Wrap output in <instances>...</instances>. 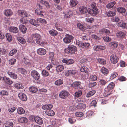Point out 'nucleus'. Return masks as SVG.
I'll use <instances>...</instances> for the list:
<instances>
[{"instance_id":"nucleus-42","label":"nucleus","mask_w":127,"mask_h":127,"mask_svg":"<svg viewBox=\"0 0 127 127\" xmlns=\"http://www.w3.org/2000/svg\"><path fill=\"white\" fill-rule=\"evenodd\" d=\"M96 91L95 90H93L89 92L87 94L86 96L90 97L94 95Z\"/></svg>"},{"instance_id":"nucleus-31","label":"nucleus","mask_w":127,"mask_h":127,"mask_svg":"<svg viewBox=\"0 0 127 127\" xmlns=\"http://www.w3.org/2000/svg\"><path fill=\"white\" fill-rule=\"evenodd\" d=\"M17 112L19 114L21 115L25 112V110L22 107H19L17 109Z\"/></svg>"},{"instance_id":"nucleus-7","label":"nucleus","mask_w":127,"mask_h":127,"mask_svg":"<svg viewBox=\"0 0 127 127\" xmlns=\"http://www.w3.org/2000/svg\"><path fill=\"white\" fill-rule=\"evenodd\" d=\"M76 72L75 70L70 69L67 70L65 73V75L66 76H72L75 75Z\"/></svg>"},{"instance_id":"nucleus-56","label":"nucleus","mask_w":127,"mask_h":127,"mask_svg":"<svg viewBox=\"0 0 127 127\" xmlns=\"http://www.w3.org/2000/svg\"><path fill=\"white\" fill-rule=\"evenodd\" d=\"M97 60L98 62L100 64L104 65L106 64V61L105 60L99 58Z\"/></svg>"},{"instance_id":"nucleus-19","label":"nucleus","mask_w":127,"mask_h":127,"mask_svg":"<svg viewBox=\"0 0 127 127\" xmlns=\"http://www.w3.org/2000/svg\"><path fill=\"white\" fill-rule=\"evenodd\" d=\"M111 91L107 87L104 90V95L105 96H108L111 94Z\"/></svg>"},{"instance_id":"nucleus-32","label":"nucleus","mask_w":127,"mask_h":127,"mask_svg":"<svg viewBox=\"0 0 127 127\" xmlns=\"http://www.w3.org/2000/svg\"><path fill=\"white\" fill-rule=\"evenodd\" d=\"M115 86V84L113 82H110L107 86V87L111 91L113 89Z\"/></svg>"},{"instance_id":"nucleus-50","label":"nucleus","mask_w":127,"mask_h":127,"mask_svg":"<svg viewBox=\"0 0 127 127\" xmlns=\"http://www.w3.org/2000/svg\"><path fill=\"white\" fill-rule=\"evenodd\" d=\"M6 79L5 82L7 83L9 85H11L12 83V81L9 78H7L6 77H4L3 79Z\"/></svg>"},{"instance_id":"nucleus-62","label":"nucleus","mask_w":127,"mask_h":127,"mask_svg":"<svg viewBox=\"0 0 127 127\" xmlns=\"http://www.w3.org/2000/svg\"><path fill=\"white\" fill-rule=\"evenodd\" d=\"M111 20L113 22H118L119 21V19L118 17L116 16L112 18H111Z\"/></svg>"},{"instance_id":"nucleus-63","label":"nucleus","mask_w":127,"mask_h":127,"mask_svg":"<svg viewBox=\"0 0 127 127\" xmlns=\"http://www.w3.org/2000/svg\"><path fill=\"white\" fill-rule=\"evenodd\" d=\"M37 20H39V23H41L44 24H46L47 22L44 19H43L41 18H37Z\"/></svg>"},{"instance_id":"nucleus-51","label":"nucleus","mask_w":127,"mask_h":127,"mask_svg":"<svg viewBox=\"0 0 127 127\" xmlns=\"http://www.w3.org/2000/svg\"><path fill=\"white\" fill-rule=\"evenodd\" d=\"M41 3L44 4L47 7L49 8L50 5L48 3L47 1H44L43 0H41L40 1Z\"/></svg>"},{"instance_id":"nucleus-10","label":"nucleus","mask_w":127,"mask_h":127,"mask_svg":"<svg viewBox=\"0 0 127 127\" xmlns=\"http://www.w3.org/2000/svg\"><path fill=\"white\" fill-rule=\"evenodd\" d=\"M18 97L22 100L26 101L27 100V97L26 95L24 94L21 93L18 94Z\"/></svg>"},{"instance_id":"nucleus-13","label":"nucleus","mask_w":127,"mask_h":127,"mask_svg":"<svg viewBox=\"0 0 127 127\" xmlns=\"http://www.w3.org/2000/svg\"><path fill=\"white\" fill-rule=\"evenodd\" d=\"M32 40L36 41L41 38V35L37 33L32 34Z\"/></svg>"},{"instance_id":"nucleus-1","label":"nucleus","mask_w":127,"mask_h":127,"mask_svg":"<svg viewBox=\"0 0 127 127\" xmlns=\"http://www.w3.org/2000/svg\"><path fill=\"white\" fill-rule=\"evenodd\" d=\"M77 47L75 46L70 45L68 47L66 48L64 50L65 52L69 54H73L75 53L77 51Z\"/></svg>"},{"instance_id":"nucleus-40","label":"nucleus","mask_w":127,"mask_h":127,"mask_svg":"<svg viewBox=\"0 0 127 127\" xmlns=\"http://www.w3.org/2000/svg\"><path fill=\"white\" fill-rule=\"evenodd\" d=\"M80 71L83 72H85L86 73H88L89 71L88 68L85 66L82 67L80 69Z\"/></svg>"},{"instance_id":"nucleus-22","label":"nucleus","mask_w":127,"mask_h":127,"mask_svg":"<svg viewBox=\"0 0 127 127\" xmlns=\"http://www.w3.org/2000/svg\"><path fill=\"white\" fill-rule=\"evenodd\" d=\"M36 43L37 44L40 45H43V44H47V42L46 41L44 40L41 39V38L37 40L36 41Z\"/></svg>"},{"instance_id":"nucleus-20","label":"nucleus","mask_w":127,"mask_h":127,"mask_svg":"<svg viewBox=\"0 0 127 127\" xmlns=\"http://www.w3.org/2000/svg\"><path fill=\"white\" fill-rule=\"evenodd\" d=\"M118 26L122 27L123 29L127 30V22H120L118 24Z\"/></svg>"},{"instance_id":"nucleus-49","label":"nucleus","mask_w":127,"mask_h":127,"mask_svg":"<svg viewBox=\"0 0 127 127\" xmlns=\"http://www.w3.org/2000/svg\"><path fill=\"white\" fill-rule=\"evenodd\" d=\"M37 89L35 87H32L30 89V91L33 93H35L37 91Z\"/></svg>"},{"instance_id":"nucleus-11","label":"nucleus","mask_w":127,"mask_h":127,"mask_svg":"<svg viewBox=\"0 0 127 127\" xmlns=\"http://www.w3.org/2000/svg\"><path fill=\"white\" fill-rule=\"evenodd\" d=\"M90 46V44L88 43H83L80 42L79 44V46L82 48H85L86 49H88Z\"/></svg>"},{"instance_id":"nucleus-2","label":"nucleus","mask_w":127,"mask_h":127,"mask_svg":"<svg viewBox=\"0 0 127 127\" xmlns=\"http://www.w3.org/2000/svg\"><path fill=\"white\" fill-rule=\"evenodd\" d=\"M31 75L33 79L36 81L38 80L40 78L39 73L35 70H32L31 72Z\"/></svg>"},{"instance_id":"nucleus-52","label":"nucleus","mask_w":127,"mask_h":127,"mask_svg":"<svg viewBox=\"0 0 127 127\" xmlns=\"http://www.w3.org/2000/svg\"><path fill=\"white\" fill-rule=\"evenodd\" d=\"M6 127H13V124L12 122H7L5 124Z\"/></svg>"},{"instance_id":"nucleus-45","label":"nucleus","mask_w":127,"mask_h":127,"mask_svg":"<svg viewBox=\"0 0 127 127\" xmlns=\"http://www.w3.org/2000/svg\"><path fill=\"white\" fill-rule=\"evenodd\" d=\"M118 11L121 13H125L126 11L125 9L122 7H120L117 8Z\"/></svg>"},{"instance_id":"nucleus-25","label":"nucleus","mask_w":127,"mask_h":127,"mask_svg":"<svg viewBox=\"0 0 127 127\" xmlns=\"http://www.w3.org/2000/svg\"><path fill=\"white\" fill-rule=\"evenodd\" d=\"M78 3V1L77 0H71L69 2L70 6L71 7L75 6Z\"/></svg>"},{"instance_id":"nucleus-54","label":"nucleus","mask_w":127,"mask_h":127,"mask_svg":"<svg viewBox=\"0 0 127 127\" xmlns=\"http://www.w3.org/2000/svg\"><path fill=\"white\" fill-rule=\"evenodd\" d=\"M16 60L14 58H12L9 60V64L12 65L14 64L16 62Z\"/></svg>"},{"instance_id":"nucleus-5","label":"nucleus","mask_w":127,"mask_h":127,"mask_svg":"<svg viewBox=\"0 0 127 127\" xmlns=\"http://www.w3.org/2000/svg\"><path fill=\"white\" fill-rule=\"evenodd\" d=\"M69 95L68 92L65 91H63L60 93L59 96L61 98L65 99Z\"/></svg>"},{"instance_id":"nucleus-36","label":"nucleus","mask_w":127,"mask_h":127,"mask_svg":"<svg viewBox=\"0 0 127 127\" xmlns=\"http://www.w3.org/2000/svg\"><path fill=\"white\" fill-rule=\"evenodd\" d=\"M35 13L39 15L43 16L44 12L40 10V9H37L35 11Z\"/></svg>"},{"instance_id":"nucleus-18","label":"nucleus","mask_w":127,"mask_h":127,"mask_svg":"<svg viewBox=\"0 0 127 127\" xmlns=\"http://www.w3.org/2000/svg\"><path fill=\"white\" fill-rule=\"evenodd\" d=\"M4 12L5 15L7 16H11L13 14L12 11L10 9L5 10Z\"/></svg>"},{"instance_id":"nucleus-23","label":"nucleus","mask_w":127,"mask_h":127,"mask_svg":"<svg viewBox=\"0 0 127 127\" xmlns=\"http://www.w3.org/2000/svg\"><path fill=\"white\" fill-rule=\"evenodd\" d=\"M19 28L20 30L23 33H26L27 30V28L24 25H21L19 26Z\"/></svg>"},{"instance_id":"nucleus-38","label":"nucleus","mask_w":127,"mask_h":127,"mask_svg":"<svg viewBox=\"0 0 127 127\" xmlns=\"http://www.w3.org/2000/svg\"><path fill=\"white\" fill-rule=\"evenodd\" d=\"M54 53L53 52H50L49 53V58L51 60L52 63H53L52 61H53L54 60Z\"/></svg>"},{"instance_id":"nucleus-53","label":"nucleus","mask_w":127,"mask_h":127,"mask_svg":"<svg viewBox=\"0 0 127 127\" xmlns=\"http://www.w3.org/2000/svg\"><path fill=\"white\" fill-rule=\"evenodd\" d=\"M17 50L16 49H14L11 50L9 52V56H12L16 53Z\"/></svg>"},{"instance_id":"nucleus-26","label":"nucleus","mask_w":127,"mask_h":127,"mask_svg":"<svg viewBox=\"0 0 127 127\" xmlns=\"http://www.w3.org/2000/svg\"><path fill=\"white\" fill-rule=\"evenodd\" d=\"M49 33L52 36H55L58 34V32L56 30L52 29L49 31Z\"/></svg>"},{"instance_id":"nucleus-3","label":"nucleus","mask_w":127,"mask_h":127,"mask_svg":"<svg viewBox=\"0 0 127 127\" xmlns=\"http://www.w3.org/2000/svg\"><path fill=\"white\" fill-rule=\"evenodd\" d=\"M74 38V37L71 35L67 34L65 35V37L64 38L63 41L64 43L66 44L70 43Z\"/></svg>"},{"instance_id":"nucleus-48","label":"nucleus","mask_w":127,"mask_h":127,"mask_svg":"<svg viewBox=\"0 0 127 127\" xmlns=\"http://www.w3.org/2000/svg\"><path fill=\"white\" fill-rule=\"evenodd\" d=\"M5 36L7 40L8 41L10 42L12 40V36L10 34L8 33H6L5 35Z\"/></svg>"},{"instance_id":"nucleus-35","label":"nucleus","mask_w":127,"mask_h":127,"mask_svg":"<svg viewBox=\"0 0 127 127\" xmlns=\"http://www.w3.org/2000/svg\"><path fill=\"white\" fill-rule=\"evenodd\" d=\"M100 71L104 75L108 73V70L104 67H103L101 68Z\"/></svg>"},{"instance_id":"nucleus-30","label":"nucleus","mask_w":127,"mask_h":127,"mask_svg":"<svg viewBox=\"0 0 127 127\" xmlns=\"http://www.w3.org/2000/svg\"><path fill=\"white\" fill-rule=\"evenodd\" d=\"M64 68V66L63 65H59L57 66L56 70L58 72H60L62 71Z\"/></svg>"},{"instance_id":"nucleus-34","label":"nucleus","mask_w":127,"mask_h":127,"mask_svg":"<svg viewBox=\"0 0 127 127\" xmlns=\"http://www.w3.org/2000/svg\"><path fill=\"white\" fill-rule=\"evenodd\" d=\"M41 74L42 76L43 77H46L48 76H50L49 73L45 70H43L42 71Z\"/></svg>"},{"instance_id":"nucleus-59","label":"nucleus","mask_w":127,"mask_h":127,"mask_svg":"<svg viewBox=\"0 0 127 127\" xmlns=\"http://www.w3.org/2000/svg\"><path fill=\"white\" fill-rule=\"evenodd\" d=\"M0 94L2 95H8V93L5 90H3L0 91Z\"/></svg>"},{"instance_id":"nucleus-41","label":"nucleus","mask_w":127,"mask_h":127,"mask_svg":"<svg viewBox=\"0 0 127 127\" xmlns=\"http://www.w3.org/2000/svg\"><path fill=\"white\" fill-rule=\"evenodd\" d=\"M19 122L22 123H26L28 122L27 118L25 117H22L19 119Z\"/></svg>"},{"instance_id":"nucleus-60","label":"nucleus","mask_w":127,"mask_h":127,"mask_svg":"<svg viewBox=\"0 0 127 127\" xmlns=\"http://www.w3.org/2000/svg\"><path fill=\"white\" fill-rule=\"evenodd\" d=\"M69 122L71 124L74 123L76 121V119L74 118H71L68 119Z\"/></svg>"},{"instance_id":"nucleus-28","label":"nucleus","mask_w":127,"mask_h":127,"mask_svg":"<svg viewBox=\"0 0 127 127\" xmlns=\"http://www.w3.org/2000/svg\"><path fill=\"white\" fill-rule=\"evenodd\" d=\"M81 82L79 81H75L71 85V86L75 88L77 87L78 88L81 84Z\"/></svg>"},{"instance_id":"nucleus-46","label":"nucleus","mask_w":127,"mask_h":127,"mask_svg":"<svg viewBox=\"0 0 127 127\" xmlns=\"http://www.w3.org/2000/svg\"><path fill=\"white\" fill-rule=\"evenodd\" d=\"M115 12L112 11H109L107 12L106 14L108 17H111L113 16L116 15Z\"/></svg>"},{"instance_id":"nucleus-8","label":"nucleus","mask_w":127,"mask_h":127,"mask_svg":"<svg viewBox=\"0 0 127 127\" xmlns=\"http://www.w3.org/2000/svg\"><path fill=\"white\" fill-rule=\"evenodd\" d=\"M37 52L38 55L42 56L45 55L46 53L45 49L43 48H39L37 50Z\"/></svg>"},{"instance_id":"nucleus-47","label":"nucleus","mask_w":127,"mask_h":127,"mask_svg":"<svg viewBox=\"0 0 127 127\" xmlns=\"http://www.w3.org/2000/svg\"><path fill=\"white\" fill-rule=\"evenodd\" d=\"M63 83V81L62 80L60 79L57 80L55 81V85L57 86H60Z\"/></svg>"},{"instance_id":"nucleus-37","label":"nucleus","mask_w":127,"mask_h":127,"mask_svg":"<svg viewBox=\"0 0 127 127\" xmlns=\"http://www.w3.org/2000/svg\"><path fill=\"white\" fill-rule=\"evenodd\" d=\"M13 85L16 88L18 89H22L23 88V87L22 85V84L19 83L15 84H14Z\"/></svg>"},{"instance_id":"nucleus-6","label":"nucleus","mask_w":127,"mask_h":127,"mask_svg":"<svg viewBox=\"0 0 127 127\" xmlns=\"http://www.w3.org/2000/svg\"><path fill=\"white\" fill-rule=\"evenodd\" d=\"M18 13L19 15L23 17H27L30 16V14H28L26 12L23 10H19Z\"/></svg>"},{"instance_id":"nucleus-4","label":"nucleus","mask_w":127,"mask_h":127,"mask_svg":"<svg viewBox=\"0 0 127 127\" xmlns=\"http://www.w3.org/2000/svg\"><path fill=\"white\" fill-rule=\"evenodd\" d=\"M110 58L111 63L113 64L117 63L119 60V58L118 57L114 54L111 55Z\"/></svg>"},{"instance_id":"nucleus-15","label":"nucleus","mask_w":127,"mask_h":127,"mask_svg":"<svg viewBox=\"0 0 127 127\" xmlns=\"http://www.w3.org/2000/svg\"><path fill=\"white\" fill-rule=\"evenodd\" d=\"M116 35L118 37L123 38L125 37L126 34L124 32L120 31L117 32Z\"/></svg>"},{"instance_id":"nucleus-17","label":"nucleus","mask_w":127,"mask_h":127,"mask_svg":"<svg viewBox=\"0 0 127 127\" xmlns=\"http://www.w3.org/2000/svg\"><path fill=\"white\" fill-rule=\"evenodd\" d=\"M35 122L37 124L39 125H41L43 123L42 119L39 117H36L34 118Z\"/></svg>"},{"instance_id":"nucleus-24","label":"nucleus","mask_w":127,"mask_h":127,"mask_svg":"<svg viewBox=\"0 0 127 127\" xmlns=\"http://www.w3.org/2000/svg\"><path fill=\"white\" fill-rule=\"evenodd\" d=\"M46 114L49 116H52L55 114V112L52 110L50 109L46 110L45 111Z\"/></svg>"},{"instance_id":"nucleus-44","label":"nucleus","mask_w":127,"mask_h":127,"mask_svg":"<svg viewBox=\"0 0 127 127\" xmlns=\"http://www.w3.org/2000/svg\"><path fill=\"white\" fill-rule=\"evenodd\" d=\"M18 72L22 74H25L26 73V70L23 68H18Z\"/></svg>"},{"instance_id":"nucleus-33","label":"nucleus","mask_w":127,"mask_h":127,"mask_svg":"<svg viewBox=\"0 0 127 127\" xmlns=\"http://www.w3.org/2000/svg\"><path fill=\"white\" fill-rule=\"evenodd\" d=\"M118 45V43L116 41L112 42L110 43L109 45L112 48H116Z\"/></svg>"},{"instance_id":"nucleus-12","label":"nucleus","mask_w":127,"mask_h":127,"mask_svg":"<svg viewBox=\"0 0 127 127\" xmlns=\"http://www.w3.org/2000/svg\"><path fill=\"white\" fill-rule=\"evenodd\" d=\"M64 63H66L67 64L70 65L73 64L74 62V60L72 59H69L67 60L66 59H64L62 60Z\"/></svg>"},{"instance_id":"nucleus-58","label":"nucleus","mask_w":127,"mask_h":127,"mask_svg":"<svg viewBox=\"0 0 127 127\" xmlns=\"http://www.w3.org/2000/svg\"><path fill=\"white\" fill-rule=\"evenodd\" d=\"M17 38L18 41L21 43L24 44L25 43L26 41L23 38L21 37H19Z\"/></svg>"},{"instance_id":"nucleus-39","label":"nucleus","mask_w":127,"mask_h":127,"mask_svg":"<svg viewBox=\"0 0 127 127\" xmlns=\"http://www.w3.org/2000/svg\"><path fill=\"white\" fill-rule=\"evenodd\" d=\"M64 17L66 18H68L72 16V13L71 11H69L66 12H64Z\"/></svg>"},{"instance_id":"nucleus-43","label":"nucleus","mask_w":127,"mask_h":127,"mask_svg":"<svg viewBox=\"0 0 127 127\" xmlns=\"http://www.w3.org/2000/svg\"><path fill=\"white\" fill-rule=\"evenodd\" d=\"M116 2L114 1L112 2H111L108 4L106 6V7L108 8H112L115 4Z\"/></svg>"},{"instance_id":"nucleus-14","label":"nucleus","mask_w":127,"mask_h":127,"mask_svg":"<svg viewBox=\"0 0 127 127\" xmlns=\"http://www.w3.org/2000/svg\"><path fill=\"white\" fill-rule=\"evenodd\" d=\"M79 11L81 13L85 14L87 12V8L83 6H80L79 8Z\"/></svg>"},{"instance_id":"nucleus-27","label":"nucleus","mask_w":127,"mask_h":127,"mask_svg":"<svg viewBox=\"0 0 127 127\" xmlns=\"http://www.w3.org/2000/svg\"><path fill=\"white\" fill-rule=\"evenodd\" d=\"M53 107V105L52 104L45 105L42 106V108L44 110H47L49 109H51Z\"/></svg>"},{"instance_id":"nucleus-57","label":"nucleus","mask_w":127,"mask_h":127,"mask_svg":"<svg viewBox=\"0 0 127 127\" xmlns=\"http://www.w3.org/2000/svg\"><path fill=\"white\" fill-rule=\"evenodd\" d=\"M82 94V92L81 91H79L76 92L75 94V97H78Z\"/></svg>"},{"instance_id":"nucleus-16","label":"nucleus","mask_w":127,"mask_h":127,"mask_svg":"<svg viewBox=\"0 0 127 127\" xmlns=\"http://www.w3.org/2000/svg\"><path fill=\"white\" fill-rule=\"evenodd\" d=\"M9 31L13 33H16L18 32V28L15 27H11L9 28Z\"/></svg>"},{"instance_id":"nucleus-21","label":"nucleus","mask_w":127,"mask_h":127,"mask_svg":"<svg viewBox=\"0 0 127 127\" xmlns=\"http://www.w3.org/2000/svg\"><path fill=\"white\" fill-rule=\"evenodd\" d=\"M99 32L100 34H105L107 35H109L110 33V31L108 30L105 29H103L99 31Z\"/></svg>"},{"instance_id":"nucleus-64","label":"nucleus","mask_w":127,"mask_h":127,"mask_svg":"<svg viewBox=\"0 0 127 127\" xmlns=\"http://www.w3.org/2000/svg\"><path fill=\"white\" fill-rule=\"evenodd\" d=\"M91 6L93 8L92 9L95 10H98V9L96 6V3L95 2H93L91 4Z\"/></svg>"},{"instance_id":"nucleus-9","label":"nucleus","mask_w":127,"mask_h":127,"mask_svg":"<svg viewBox=\"0 0 127 127\" xmlns=\"http://www.w3.org/2000/svg\"><path fill=\"white\" fill-rule=\"evenodd\" d=\"M88 12L91 15L93 16L96 15L98 13V10H95L94 9H88Z\"/></svg>"},{"instance_id":"nucleus-61","label":"nucleus","mask_w":127,"mask_h":127,"mask_svg":"<svg viewBox=\"0 0 127 127\" xmlns=\"http://www.w3.org/2000/svg\"><path fill=\"white\" fill-rule=\"evenodd\" d=\"M55 27L59 31H63V28L60 26V24H56L55 25Z\"/></svg>"},{"instance_id":"nucleus-29","label":"nucleus","mask_w":127,"mask_h":127,"mask_svg":"<svg viewBox=\"0 0 127 127\" xmlns=\"http://www.w3.org/2000/svg\"><path fill=\"white\" fill-rule=\"evenodd\" d=\"M7 73L11 77L14 79H16L17 77V75L12 72L8 71V72Z\"/></svg>"},{"instance_id":"nucleus-55","label":"nucleus","mask_w":127,"mask_h":127,"mask_svg":"<svg viewBox=\"0 0 127 127\" xmlns=\"http://www.w3.org/2000/svg\"><path fill=\"white\" fill-rule=\"evenodd\" d=\"M118 75V74L116 72H113L111 74L110 78L111 80H112L114 78H116Z\"/></svg>"}]
</instances>
